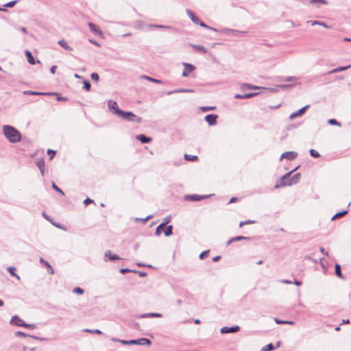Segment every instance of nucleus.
Returning a JSON list of instances; mask_svg holds the SVG:
<instances>
[{
  "label": "nucleus",
  "instance_id": "23",
  "mask_svg": "<svg viewBox=\"0 0 351 351\" xmlns=\"http://www.w3.org/2000/svg\"><path fill=\"white\" fill-rule=\"evenodd\" d=\"M335 274L341 279H344V276L341 272V267L339 264L336 263L335 265Z\"/></svg>",
  "mask_w": 351,
  "mask_h": 351
},
{
  "label": "nucleus",
  "instance_id": "2",
  "mask_svg": "<svg viewBox=\"0 0 351 351\" xmlns=\"http://www.w3.org/2000/svg\"><path fill=\"white\" fill-rule=\"evenodd\" d=\"M3 133L9 142L12 143H19L22 139L21 132L12 125H4L3 126Z\"/></svg>",
  "mask_w": 351,
  "mask_h": 351
},
{
  "label": "nucleus",
  "instance_id": "13",
  "mask_svg": "<svg viewBox=\"0 0 351 351\" xmlns=\"http://www.w3.org/2000/svg\"><path fill=\"white\" fill-rule=\"evenodd\" d=\"M309 106L308 105H306L302 108H301L300 109H299L298 110H297L296 112H294L293 113H291L289 116V119H293L298 117H301L302 116L306 110L308 108Z\"/></svg>",
  "mask_w": 351,
  "mask_h": 351
},
{
  "label": "nucleus",
  "instance_id": "31",
  "mask_svg": "<svg viewBox=\"0 0 351 351\" xmlns=\"http://www.w3.org/2000/svg\"><path fill=\"white\" fill-rule=\"evenodd\" d=\"M25 95H48L49 93L45 92H36L33 90H26L24 92Z\"/></svg>",
  "mask_w": 351,
  "mask_h": 351
},
{
  "label": "nucleus",
  "instance_id": "42",
  "mask_svg": "<svg viewBox=\"0 0 351 351\" xmlns=\"http://www.w3.org/2000/svg\"><path fill=\"white\" fill-rule=\"evenodd\" d=\"M83 84H84L83 88L84 90H86V91H89L90 90L91 84L88 80H84Z\"/></svg>",
  "mask_w": 351,
  "mask_h": 351
},
{
  "label": "nucleus",
  "instance_id": "4",
  "mask_svg": "<svg viewBox=\"0 0 351 351\" xmlns=\"http://www.w3.org/2000/svg\"><path fill=\"white\" fill-rule=\"evenodd\" d=\"M121 343L123 345L150 346L152 344V341L147 338L141 337L137 339L122 340L121 341Z\"/></svg>",
  "mask_w": 351,
  "mask_h": 351
},
{
  "label": "nucleus",
  "instance_id": "30",
  "mask_svg": "<svg viewBox=\"0 0 351 351\" xmlns=\"http://www.w3.org/2000/svg\"><path fill=\"white\" fill-rule=\"evenodd\" d=\"M348 211L347 210H342L341 212L336 213L330 218V221H334V220H336L337 219L342 217L343 216L346 215L348 213Z\"/></svg>",
  "mask_w": 351,
  "mask_h": 351
},
{
  "label": "nucleus",
  "instance_id": "34",
  "mask_svg": "<svg viewBox=\"0 0 351 351\" xmlns=\"http://www.w3.org/2000/svg\"><path fill=\"white\" fill-rule=\"evenodd\" d=\"M274 321L278 324H289V325H293L294 322L290 321V320H282L278 318H275Z\"/></svg>",
  "mask_w": 351,
  "mask_h": 351
},
{
  "label": "nucleus",
  "instance_id": "58",
  "mask_svg": "<svg viewBox=\"0 0 351 351\" xmlns=\"http://www.w3.org/2000/svg\"><path fill=\"white\" fill-rule=\"evenodd\" d=\"M15 335L16 337H29V335H27L25 334V332H22V331H16L15 332Z\"/></svg>",
  "mask_w": 351,
  "mask_h": 351
},
{
  "label": "nucleus",
  "instance_id": "37",
  "mask_svg": "<svg viewBox=\"0 0 351 351\" xmlns=\"http://www.w3.org/2000/svg\"><path fill=\"white\" fill-rule=\"evenodd\" d=\"M164 227L165 226L162 225V223H160V225H158L156 228V231H155V233L154 234L156 236H160L162 232H163V230H164Z\"/></svg>",
  "mask_w": 351,
  "mask_h": 351
},
{
  "label": "nucleus",
  "instance_id": "29",
  "mask_svg": "<svg viewBox=\"0 0 351 351\" xmlns=\"http://www.w3.org/2000/svg\"><path fill=\"white\" fill-rule=\"evenodd\" d=\"M173 226L172 225H169V226H167L164 230H163V233L165 234V237H169L171 235L173 234Z\"/></svg>",
  "mask_w": 351,
  "mask_h": 351
},
{
  "label": "nucleus",
  "instance_id": "14",
  "mask_svg": "<svg viewBox=\"0 0 351 351\" xmlns=\"http://www.w3.org/2000/svg\"><path fill=\"white\" fill-rule=\"evenodd\" d=\"M88 25L89 27V29L91 32L95 34V35L101 36L102 34V32L100 29V28L93 23L89 22L88 23Z\"/></svg>",
  "mask_w": 351,
  "mask_h": 351
},
{
  "label": "nucleus",
  "instance_id": "24",
  "mask_svg": "<svg viewBox=\"0 0 351 351\" xmlns=\"http://www.w3.org/2000/svg\"><path fill=\"white\" fill-rule=\"evenodd\" d=\"M141 78L145 79L149 82L156 83V84H163V82L162 80H158V79H156V78H154L150 76L145 75H141Z\"/></svg>",
  "mask_w": 351,
  "mask_h": 351
},
{
  "label": "nucleus",
  "instance_id": "33",
  "mask_svg": "<svg viewBox=\"0 0 351 351\" xmlns=\"http://www.w3.org/2000/svg\"><path fill=\"white\" fill-rule=\"evenodd\" d=\"M48 95H56V100L58 101H66L68 99L66 97H62L59 93L56 92H48Z\"/></svg>",
  "mask_w": 351,
  "mask_h": 351
},
{
  "label": "nucleus",
  "instance_id": "61",
  "mask_svg": "<svg viewBox=\"0 0 351 351\" xmlns=\"http://www.w3.org/2000/svg\"><path fill=\"white\" fill-rule=\"evenodd\" d=\"M330 125H338L340 126V123L335 119H330Z\"/></svg>",
  "mask_w": 351,
  "mask_h": 351
},
{
  "label": "nucleus",
  "instance_id": "54",
  "mask_svg": "<svg viewBox=\"0 0 351 351\" xmlns=\"http://www.w3.org/2000/svg\"><path fill=\"white\" fill-rule=\"evenodd\" d=\"M22 324L23 327H25V328H27L29 329L36 328V325L33 324H27V323H25V322H23V324Z\"/></svg>",
  "mask_w": 351,
  "mask_h": 351
},
{
  "label": "nucleus",
  "instance_id": "55",
  "mask_svg": "<svg viewBox=\"0 0 351 351\" xmlns=\"http://www.w3.org/2000/svg\"><path fill=\"white\" fill-rule=\"evenodd\" d=\"M40 263L43 264L44 266H45L47 268H51L50 263L48 261H45L42 257L40 258Z\"/></svg>",
  "mask_w": 351,
  "mask_h": 351
},
{
  "label": "nucleus",
  "instance_id": "38",
  "mask_svg": "<svg viewBox=\"0 0 351 351\" xmlns=\"http://www.w3.org/2000/svg\"><path fill=\"white\" fill-rule=\"evenodd\" d=\"M309 23H311V25H322L326 28H328L329 26L325 23V22H323V21H308Z\"/></svg>",
  "mask_w": 351,
  "mask_h": 351
},
{
  "label": "nucleus",
  "instance_id": "60",
  "mask_svg": "<svg viewBox=\"0 0 351 351\" xmlns=\"http://www.w3.org/2000/svg\"><path fill=\"white\" fill-rule=\"evenodd\" d=\"M296 80L295 77H286L284 78L283 81L286 82H292Z\"/></svg>",
  "mask_w": 351,
  "mask_h": 351
},
{
  "label": "nucleus",
  "instance_id": "45",
  "mask_svg": "<svg viewBox=\"0 0 351 351\" xmlns=\"http://www.w3.org/2000/svg\"><path fill=\"white\" fill-rule=\"evenodd\" d=\"M209 253H210V250H205V251H203L202 252L200 253V254L199 255V259L201 260H203L204 258H206V257L208 256L209 255Z\"/></svg>",
  "mask_w": 351,
  "mask_h": 351
},
{
  "label": "nucleus",
  "instance_id": "49",
  "mask_svg": "<svg viewBox=\"0 0 351 351\" xmlns=\"http://www.w3.org/2000/svg\"><path fill=\"white\" fill-rule=\"evenodd\" d=\"M73 292L74 293H76V294H78V295H82L84 292V289H82L81 287H75L73 289Z\"/></svg>",
  "mask_w": 351,
  "mask_h": 351
},
{
  "label": "nucleus",
  "instance_id": "1",
  "mask_svg": "<svg viewBox=\"0 0 351 351\" xmlns=\"http://www.w3.org/2000/svg\"><path fill=\"white\" fill-rule=\"evenodd\" d=\"M298 168H299V166L296 167L292 171H291L285 173V175H283L280 178V181H277L276 182V184L274 185V189H279V188H281V187H284V186H291L293 184H295L298 183L299 180H300V179L301 178L300 173H296L295 174L292 176L291 179H290V180H289V182H287V183L285 182V179L286 178H289V177L291 176L293 172H294Z\"/></svg>",
  "mask_w": 351,
  "mask_h": 351
},
{
  "label": "nucleus",
  "instance_id": "21",
  "mask_svg": "<svg viewBox=\"0 0 351 351\" xmlns=\"http://www.w3.org/2000/svg\"><path fill=\"white\" fill-rule=\"evenodd\" d=\"M186 12L188 16L195 24L197 25L198 22H200V19L197 16H196L191 10L186 9Z\"/></svg>",
  "mask_w": 351,
  "mask_h": 351
},
{
  "label": "nucleus",
  "instance_id": "40",
  "mask_svg": "<svg viewBox=\"0 0 351 351\" xmlns=\"http://www.w3.org/2000/svg\"><path fill=\"white\" fill-rule=\"evenodd\" d=\"M275 349V346L271 343H269L262 348L261 351H272Z\"/></svg>",
  "mask_w": 351,
  "mask_h": 351
},
{
  "label": "nucleus",
  "instance_id": "39",
  "mask_svg": "<svg viewBox=\"0 0 351 351\" xmlns=\"http://www.w3.org/2000/svg\"><path fill=\"white\" fill-rule=\"evenodd\" d=\"M197 25H199L202 27H205L206 29H210V30H213L215 32H219V30H217L216 28L208 26V25H206L204 22H203L202 21H200V22H198Z\"/></svg>",
  "mask_w": 351,
  "mask_h": 351
},
{
  "label": "nucleus",
  "instance_id": "44",
  "mask_svg": "<svg viewBox=\"0 0 351 351\" xmlns=\"http://www.w3.org/2000/svg\"><path fill=\"white\" fill-rule=\"evenodd\" d=\"M19 1V0H13L3 5V7L6 8H13L14 5Z\"/></svg>",
  "mask_w": 351,
  "mask_h": 351
},
{
  "label": "nucleus",
  "instance_id": "62",
  "mask_svg": "<svg viewBox=\"0 0 351 351\" xmlns=\"http://www.w3.org/2000/svg\"><path fill=\"white\" fill-rule=\"evenodd\" d=\"M322 258H319V260L320 261V263H321V265H322V267L323 269V271L324 273H326V271H327V267L322 263Z\"/></svg>",
  "mask_w": 351,
  "mask_h": 351
},
{
  "label": "nucleus",
  "instance_id": "9",
  "mask_svg": "<svg viewBox=\"0 0 351 351\" xmlns=\"http://www.w3.org/2000/svg\"><path fill=\"white\" fill-rule=\"evenodd\" d=\"M240 330V326L235 325L230 327L223 326L221 328L220 332L221 334H227V333H235Z\"/></svg>",
  "mask_w": 351,
  "mask_h": 351
},
{
  "label": "nucleus",
  "instance_id": "36",
  "mask_svg": "<svg viewBox=\"0 0 351 351\" xmlns=\"http://www.w3.org/2000/svg\"><path fill=\"white\" fill-rule=\"evenodd\" d=\"M184 159L187 161L195 162L198 160V157L195 155L184 154Z\"/></svg>",
  "mask_w": 351,
  "mask_h": 351
},
{
  "label": "nucleus",
  "instance_id": "22",
  "mask_svg": "<svg viewBox=\"0 0 351 351\" xmlns=\"http://www.w3.org/2000/svg\"><path fill=\"white\" fill-rule=\"evenodd\" d=\"M189 46L193 47L194 49L197 50V51L202 52L203 54H206L208 52L207 49L205 48L203 45H194V44H192V43H189Z\"/></svg>",
  "mask_w": 351,
  "mask_h": 351
},
{
  "label": "nucleus",
  "instance_id": "11",
  "mask_svg": "<svg viewBox=\"0 0 351 351\" xmlns=\"http://www.w3.org/2000/svg\"><path fill=\"white\" fill-rule=\"evenodd\" d=\"M298 156V153L295 152H293V151H289V152H284L281 156H280V160L285 158V159H287L288 160H293L295 158H296Z\"/></svg>",
  "mask_w": 351,
  "mask_h": 351
},
{
  "label": "nucleus",
  "instance_id": "17",
  "mask_svg": "<svg viewBox=\"0 0 351 351\" xmlns=\"http://www.w3.org/2000/svg\"><path fill=\"white\" fill-rule=\"evenodd\" d=\"M36 165L40 170V172L42 176L45 175V160L43 158H37L36 161Z\"/></svg>",
  "mask_w": 351,
  "mask_h": 351
},
{
  "label": "nucleus",
  "instance_id": "64",
  "mask_svg": "<svg viewBox=\"0 0 351 351\" xmlns=\"http://www.w3.org/2000/svg\"><path fill=\"white\" fill-rule=\"evenodd\" d=\"M36 350L35 348H29L27 346L23 347V351H34Z\"/></svg>",
  "mask_w": 351,
  "mask_h": 351
},
{
  "label": "nucleus",
  "instance_id": "52",
  "mask_svg": "<svg viewBox=\"0 0 351 351\" xmlns=\"http://www.w3.org/2000/svg\"><path fill=\"white\" fill-rule=\"evenodd\" d=\"M119 272L122 274H125L128 272H136V270L135 269H128V268H121L119 269Z\"/></svg>",
  "mask_w": 351,
  "mask_h": 351
},
{
  "label": "nucleus",
  "instance_id": "6",
  "mask_svg": "<svg viewBox=\"0 0 351 351\" xmlns=\"http://www.w3.org/2000/svg\"><path fill=\"white\" fill-rule=\"evenodd\" d=\"M219 32H223L226 34L232 36H245L247 34L246 31H239V30L228 29V28L221 29Z\"/></svg>",
  "mask_w": 351,
  "mask_h": 351
},
{
  "label": "nucleus",
  "instance_id": "10",
  "mask_svg": "<svg viewBox=\"0 0 351 351\" xmlns=\"http://www.w3.org/2000/svg\"><path fill=\"white\" fill-rule=\"evenodd\" d=\"M218 115L216 114H208L205 116L204 120L209 125H215L217 123Z\"/></svg>",
  "mask_w": 351,
  "mask_h": 351
},
{
  "label": "nucleus",
  "instance_id": "41",
  "mask_svg": "<svg viewBox=\"0 0 351 351\" xmlns=\"http://www.w3.org/2000/svg\"><path fill=\"white\" fill-rule=\"evenodd\" d=\"M309 154L311 157L315 158H317L320 157L319 153L314 149H311L309 150Z\"/></svg>",
  "mask_w": 351,
  "mask_h": 351
},
{
  "label": "nucleus",
  "instance_id": "18",
  "mask_svg": "<svg viewBox=\"0 0 351 351\" xmlns=\"http://www.w3.org/2000/svg\"><path fill=\"white\" fill-rule=\"evenodd\" d=\"M162 315L158 313H143L138 315V318H154V317H162Z\"/></svg>",
  "mask_w": 351,
  "mask_h": 351
},
{
  "label": "nucleus",
  "instance_id": "59",
  "mask_svg": "<svg viewBox=\"0 0 351 351\" xmlns=\"http://www.w3.org/2000/svg\"><path fill=\"white\" fill-rule=\"evenodd\" d=\"M153 27L158 28V29H171L170 26L162 25H152Z\"/></svg>",
  "mask_w": 351,
  "mask_h": 351
},
{
  "label": "nucleus",
  "instance_id": "51",
  "mask_svg": "<svg viewBox=\"0 0 351 351\" xmlns=\"http://www.w3.org/2000/svg\"><path fill=\"white\" fill-rule=\"evenodd\" d=\"M216 108L215 106H202L200 108L201 110L204 112L214 110Z\"/></svg>",
  "mask_w": 351,
  "mask_h": 351
},
{
  "label": "nucleus",
  "instance_id": "5",
  "mask_svg": "<svg viewBox=\"0 0 351 351\" xmlns=\"http://www.w3.org/2000/svg\"><path fill=\"white\" fill-rule=\"evenodd\" d=\"M210 196H211V195L191 194V195H186L184 196V199L185 201L199 202V201L205 199Z\"/></svg>",
  "mask_w": 351,
  "mask_h": 351
},
{
  "label": "nucleus",
  "instance_id": "63",
  "mask_svg": "<svg viewBox=\"0 0 351 351\" xmlns=\"http://www.w3.org/2000/svg\"><path fill=\"white\" fill-rule=\"evenodd\" d=\"M319 250H320V252H321L323 254L326 255V256H329L328 252L325 248H324V247H321L319 248Z\"/></svg>",
  "mask_w": 351,
  "mask_h": 351
},
{
  "label": "nucleus",
  "instance_id": "53",
  "mask_svg": "<svg viewBox=\"0 0 351 351\" xmlns=\"http://www.w3.org/2000/svg\"><path fill=\"white\" fill-rule=\"evenodd\" d=\"M171 221V215H168L166 217L163 219L162 222L161 223L165 226L167 224H169Z\"/></svg>",
  "mask_w": 351,
  "mask_h": 351
},
{
  "label": "nucleus",
  "instance_id": "20",
  "mask_svg": "<svg viewBox=\"0 0 351 351\" xmlns=\"http://www.w3.org/2000/svg\"><path fill=\"white\" fill-rule=\"evenodd\" d=\"M24 321L21 319L18 315H14L10 322V324L12 326H22L23 322Z\"/></svg>",
  "mask_w": 351,
  "mask_h": 351
},
{
  "label": "nucleus",
  "instance_id": "47",
  "mask_svg": "<svg viewBox=\"0 0 351 351\" xmlns=\"http://www.w3.org/2000/svg\"><path fill=\"white\" fill-rule=\"evenodd\" d=\"M84 332L93 333V334H97V335H101L102 334V332L100 330H99V329H94V330L84 329Z\"/></svg>",
  "mask_w": 351,
  "mask_h": 351
},
{
  "label": "nucleus",
  "instance_id": "57",
  "mask_svg": "<svg viewBox=\"0 0 351 351\" xmlns=\"http://www.w3.org/2000/svg\"><path fill=\"white\" fill-rule=\"evenodd\" d=\"M84 204L87 206L88 205H89L90 204H94L95 202L94 200L91 199L89 197H86L84 200Z\"/></svg>",
  "mask_w": 351,
  "mask_h": 351
},
{
  "label": "nucleus",
  "instance_id": "16",
  "mask_svg": "<svg viewBox=\"0 0 351 351\" xmlns=\"http://www.w3.org/2000/svg\"><path fill=\"white\" fill-rule=\"evenodd\" d=\"M136 138L142 144H147L152 141V138L149 136H147L145 134H141L136 136Z\"/></svg>",
  "mask_w": 351,
  "mask_h": 351
},
{
  "label": "nucleus",
  "instance_id": "56",
  "mask_svg": "<svg viewBox=\"0 0 351 351\" xmlns=\"http://www.w3.org/2000/svg\"><path fill=\"white\" fill-rule=\"evenodd\" d=\"M90 77L92 79V80L95 81V82H98L99 80V76L98 75L97 73H92L90 74Z\"/></svg>",
  "mask_w": 351,
  "mask_h": 351
},
{
  "label": "nucleus",
  "instance_id": "48",
  "mask_svg": "<svg viewBox=\"0 0 351 351\" xmlns=\"http://www.w3.org/2000/svg\"><path fill=\"white\" fill-rule=\"evenodd\" d=\"M254 223H255V221L247 219V220H245V221H241L239 223V227L241 228L244 225L253 224Z\"/></svg>",
  "mask_w": 351,
  "mask_h": 351
},
{
  "label": "nucleus",
  "instance_id": "15",
  "mask_svg": "<svg viewBox=\"0 0 351 351\" xmlns=\"http://www.w3.org/2000/svg\"><path fill=\"white\" fill-rule=\"evenodd\" d=\"M246 88L250 89V90H258V89H265V90H266V89H267V88H265V87L258 86H255V85H252V84H247V83H244V84H241V90L243 92L245 91V89Z\"/></svg>",
  "mask_w": 351,
  "mask_h": 351
},
{
  "label": "nucleus",
  "instance_id": "8",
  "mask_svg": "<svg viewBox=\"0 0 351 351\" xmlns=\"http://www.w3.org/2000/svg\"><path fill=\"white\" fill-rule=\"evenodd\" d=\"M182 65L184 67V69L182 71V77H188L191 73L195 70L196 67L190 63L182 62Z\"/></svg>",
  "mask_w": 351,
  "mask_h": 351
},
{
  "label": "nucleus",
  "instance_id": "32",
  "mask_svg": "<svg viewBox=\"0 0 351 351\" xmlns=\"http://www.w3.org/2000/svg\"><path fill=\"white\" fill-rule=\"evenodd\" d=\"M349 68H351V64L350 65H348V66H339V67H337L335 69H333L330 70V74L331 73L341 72V71H346V70H347Z\"/></svg>",
  "mask_w": 351,
  "mask_h": 351
},
{
  "label": "nucleus",
  "instance_id": "26",
  "mask_svg": "<svg viewBox=\"0 0 351 351\" xmlns=\"http://www.w3.org/2000/svg\"><path fill=\"white\" fill-rule=\"evenodd\" d=\"M194 90L193 89H186V88H179L174 90L169 91L167 93L168 95H172L173 93H193Z\"/></svg>",
  "mask_w": 351,
  "mask_h": 351
},
{
  "label": "nucleus",
  "instance_id": "12",
  "mask_svg": "<svg viewBox=\"0 0 351 351\" xmlns=\"http://www.w3.org/2000/svg\"><path fill=\"white\" fill-rule=\"evenodd\" d=\"M121 259H122V258L120 256H119L118 255L112 254L110 250H107L105 252V254H104V261H114L121 260Z\"/></svg>",
  "mask_w": 351,
  "mask_h": 351
},
{
  "label": "nucleus",
  "instance_id": "46",
  "mask_svg": "<svg viewBox=\"0 0 351 351\" xmlns=\"http://www.w3.org/2000/svg\"><path fill=\"white\" fill-rule=\"evenodd\" d=\"M260 93L257 92H252L244 94L245 99H249L258 95Z\"/></svg>",
  "mask_w": 351,
  "mask_h": 351
},
{
  "label": "nucleus",
  "instance_id": "25",
  "mask_svg": "<svg viewBox=\"0 0 351 351\" xmlns=\"http://www.w3.org/2000/svg\"><path fill=\"white\" fill-rule=\"evenodd\" d=\"M25 53V56L27 58V62L30 64L34 65L36 64V62H35V60H34V58L32 53L28 50H26Z\"/></svg>",
  "mask_w": 351,
  "mask_h": 351
},
{
  "label": "nucleus",
  "instance_id": "27",
  "mask_svg": "<svg viewBox=\"0 0 351 351\" xmlns=\"http://www.w3.org/2000/svg\"><path fill=\"white\" fill-rule=\"evenodd\" d=\"M7 271L9 272L11 276L15 277L16 279L20 280V276L16 273V267L10 266L7 267Z\"/></svg>",
  "mask_w": 351,
  "mask_h": 351
},
{
  "label": "nucleus",
  "instance_id": "50",
  "mask_svg": "<svg viewBox=\"0 0 351 351\" xmlns=\"http://www.w3.org/2000/svg\"><path fill=\"white\" fill-rule=\"evenodd\" d=\"M47 154L49 156V160H51L56 156V152L55 150L48 149H47Z\"/></svg>",
  "mask_w": 351,
  "mask_h": 351
},
{
  "label": "nucleus",
  "instance_id": "19",
  "mask_svg": "<svg viewBox=\"0 0 351 351\" xmlns=\"http://www.w3.org/2000/svg\"><path fill=\"white\" fill-rule=\"evenodd\" d=\"M250 237H244V236H237L234 237H232L230 239H229L227 242V245H230L231 243L234 242H237L243 240L249 241L250 240Z\"/></svg>",
  "mask_w": 351,
  "mask_h": 351
},
{
  "label": "nucleus",
  "instance_id": "35",
  "mask_svg": "<svg viewBox=\"0 0 351 351\" xmlns=\"http://www.w3.org/2000/svg\"><path fill=\"white\" fill-rule=\"evenodd\" d=\"M308 2L311 4L316 5L317 6H319L321 4L327 5L328 1L327 0H308Z\"/></svg>",
  "mask_w": 351,
  "mask_h": 351
},
{
  "label": "nucleus",
  "instance_id": "28",
  "mask_svg": "<svg viewBox=\"0 0 351 351\" xmlns=\"http://www.w3.org/2000/svg\"><path fill=\"white\" fill-rule=\"evenodd\" d=\"M58 45L62 47L63 49H64L66 51H72L73 50V48L71 47H70L67 43L62 39V40H60L58 42Z\"/></svg>",
  "mask_w": 351,
  "mask_h": 351
},
{
  "label": "nucleus",
  "instance_id": "43",
  "mask_svg": "<svg viewBox=\"0 0 351 351\" xmlns=\"http://www.w3.org/2000/svg\"><path fill=\"white\" fill-rule=\"evenodd\" d=\"M51 187L56 192L60 193L62 195H64V191L59 186H58L53 182H52Z\"/></svg>",
  "mask_w": 351,
  "mask_h": 351
},
{
  "label": "nucleus",
  "instance_id": "3",
  "mask_svg": "<svg viewBox=\"0 0 351 351\" xmlns=\"http://www.w3.org/2000/svg\"><path fill=\"white\" fill-rule=\"evenodd\" d=\"M119 117L124 121L130 122H136L138 123L142 122V118L137 117L132 111H124L122 110L119 115Z\"/></svg>",
  "mask_w": 351,
  "mask_h": 351
},
{
  "label": "nucleus",
  "instance_id": "7",
  "mask_svg": "<svg viewBox=\"0 0 351 351\" xmlns=\"http://www.w3.org/2000/svg\"><path fill=\"white\" fill-rule=\"evenodd\" d=\"M108 107L109 110L114 114L119 117V114L121 112V109H120L118 106L117 101L113 100H109L108 102Z\"/></svg>",
  "mask_w": 351,
  "mask_h": 351
}]
</instances>
